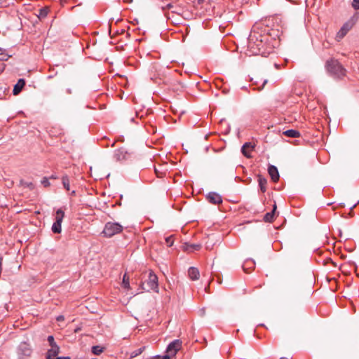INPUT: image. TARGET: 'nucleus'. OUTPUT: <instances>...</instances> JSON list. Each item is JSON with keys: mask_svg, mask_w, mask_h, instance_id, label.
<instances>
[{"mask_svg": "<svg viewBox=\"0 0 359 359\" xmlns=\"http://www.w3.org/2000/svg\"><path fill=\"white\" fill-rule=\"evenodd\" d=\"M255 29L254 27L249 35L248 50L251 55H261L267 57L273 53V48L266 43L268 36L259 33Z\"/></svg>", "mask_w": 359, "mask_h": 359, "instance_id": "obj_1", "label": "nucleus"}, {"mask_svg": "<svg viewBox=\"0 0 359 359\" xmlns=\"http://www.w3.org/2000/svg\"><path fill=\"white\" fill-rule=\"evenodd\" d=\"M327 71L334 77L341 79L346 74V69L337 60L330 59L326 62Z\"/></svg>", "mask_w": 359, "mask_h": 359, "instance_id": "obj_2", "label": "nucleus"}, {"mask_svg": "<svg viewBox=\"0 0 359 359\" xmlns=\"http://www.w3.org/2000/svg\"><path fill=\"white\" fill-rule=\"evenodd\" d=\"M144 281L142 283V289L149 291L154 290L158 292V282L157 276L152 271H149L143 274Z\"/></svg>", "mask_w": 359, "mask_h": 359, "instance_id": "obj_3", "label": "nucleus"}, {"mask_svg": "<svg viewBox=\"0 0 359 359\" xmlns=\"http://www.w3.org/2000/svg\"><path fill=\"white\" fill-rule=\"evenodd\" d=\"M123 230V226L118 222H108L104 224L101 234L104 238H110L114 236L121 233Z\"/></svg>", "mask_w": 359, "mask_h": 359, "instance_id": "obj_4", "label": "nucleus"}, {"mask_svg": "<svg viewBox=\"0 0 359 359\" xmlns=\"http://www.w3.org/2000/svg\"><path fill=\"white\" fill-rule=\"evenodd\" d=\"M32 352L30 344L26 341L21 342L16 349L18 359H29L32 356Z\"/></svg>", "mask_w": 359, "mask_h": 359, "instance_id": "obj_5", "label": "nucleus"}, {"mask_svg": "<svg viewBox=\"0 0 359 359\" xmlns=\"http://www.w3.org/2000/svg\"><path fill=\"white\" fill-rule=\"evenodd\" d=\"M65 217V212L62 208L58 209L55 214V221L52 226V231L55 233H61V224Z\"/></svg>", "mask_w": 359, "mask_h": 359, "instance_id": "obj_6", "label": "nucleus"}, {"mask_svg": "<svg viewBox=\"0 0 359 359\" xmlns=\"http://www.w3.org/2000/svg\"><path fill=\"white\" fill-rule=\"evenodd\" d=\"M182 343L180 340H175L171 342L167 348V353L170 357H174L177 352L181 348Z\"/></svg>", "mask_w": 359, "mask_h": 359, "instance_id": "obj_7", "label": "nucleus"}, {"mask_svg": "<svg viewBox=\"0 0 359 359\" xmlns=\"http://www.w3.org/2000/svg\"><path fill=\"white\" fill-rule=\"evenodd\" d=\"M206 199L209 203L215 205L222 204L223 201L222 197L216 192H210L208 194Z\"/></svg>", "mask_w": 359, "mask_h": 359, "instance_id": "obj_8", "label": "nucleus"}, {"mask_svg": "<svg viewBox=\"0 0 359 359\" xmlns=\"http://www.w3.org/2000/svg\"><path fill=\"white\" fill-rule=\"evenodd\" d=\"M251 81H252V84L256 86V88L258 90H262L268 82L266 79L261 78L258 75L255 76L254 78H252Z\"/></svg>", "mask_w": 359, "mask_h": 359, "instance_id": "obj_9", "label": "nucleus"}, {"mask_svg": "<svg viewBox=\"0 0 359 359\" xmlns=\"http://www.w3.org/2000/svg\"><path fill=\"white\" fill-rule=\"evenodd\" d=\"M353 23L351 22H346L339 29L337 34V38L338 40L341 39L345 36L348 32L352 28Z\"/></svg>", "mask_w": 359, "mask_h": 359, "instance_id": "obj_10", "label": "nucleus"}, {"mask_svg": "<svg viewBox=\"0 0 359 359\" xmlns=\"http://www.w3.org/2000/svg\"><path fill=\"white\" fill-rule=\"evenodd\" d=\"M254 149V145L252 144L251 142H245L241 148V151L243 154L247 157L250 158L251 157V152Z\"/></svg>", "mask_w": 359, "mask_h": 359, "instance_id": "obj_11", "label": "nucleus"}, {"mask_svg": "<svg viewBox=\"0 0 359 359\" xmlns=\"http://www.w3.org/2000/svg\"><path fill=\"white\" fill-rule=\"evenodd\" d=\"M255 266V262L253 259H246L243 264V269L245 273H250Z\"/></svg>", "mask_w": 359, "mask_h": 359, "instance_id": "obj_12", "label": "nucleus"}, {"mask_svg": "<svg viewBox=\"0 0 359 359\" xmlns=\"http://www.w3.org/2000/svg\"><path fill=\"white\" fill-rule=\"evenodd\" d=\"M268 172L269 175L271 176V180L273 182H277L279 180L278 170L275 165H269L268 168Z\"/></svg>", "mask_w": 359, "mask_h": 359, "instance_id": "obj_13", "label": "nucleus"}, {"mask_svg": "<svg viewBox=\"0 0 359 359\" xmlns=\"http://www.w3.org/2000/svg\"><path fill=\"white\" fill-rule=\"evenodd\" d=\"M128 154L124 149L121 148L115 151L114 158L117 161H123L127 158Z\"/></svg>", "mask_w": 359, "mask_h": 359, "instance_id": "obj_14", "label": "nucleus"}, {"mask_svg": "<svg viewBox=\"0 0 359 359\" xmlns=\"http://www.w3.org/2000/svg\"><path fill=\"white\" fill-rule=\"evenodd\" d=\"M59 346L57 345H53L50 348L46 354L47 359H53L59 353Z\"/></svg>", "mask_w": 359, "mask_h": 359, "instance_id": "obj_15", "label": "nucleus"}, {"mask_svg": "<svg viewBox=\"0 0 359 359\" xmlns=\"http://www.w3.org/2000/svg\"><path fill=\"white\" fill-rule=\"evenodd\" d=\"M188 276L192 280H198L199 278V271L197 268L190 267L188 270Z\"/></svg>", "mask_w": 359, "mask_h": 359, "instance_id": "obj_16", "label": "nucleus"}, {"mask_svg": "<svg viewBox=\"0 0 359 359\" xmlns=\"http://www.w3.org/2000/svg\"><path fill=\"white\" fill-rule=\"evenodd\" d=\"M201 248V245L200 244H189L186 243L184 246V249L188 252H193L194 251H198Z\"/></svg>", "mask_w": 359, "mask_h": 359, "instance_id": "obj_17", "label": "nucleus"}, {"mask_svg": "<svg viewBox=\"0 0 359 359\" xmlns=\"http://www.w3.org/2000/svg\"><path fill=\"white\" fill-rule=\"evenodd\" d=\"M276 210V205L274 204L273 207V210L270 212H267L265 214L264 217V219L265 222H271L274 219L275 217V210Z\"/></svg>", "mask_w": 359, "mask_h": 359, "instance_id": "obj_18", "label": "nucleus"}, {"mask_svg": "<svg viewBox=\"0 0 359 359\" xmlns=\"http://www.w3.org/2000/svg\"><path fill=\"white\" fill-rule=\"evenodd\" d=\"M283 135L289 137H299L300 133L297 130L290 129L283 132Z\"/></svg>", "mask_w": 359, "mask_h": 359, "instance_id": "obj_19", "label": "nucleus"}, {"mask_svg": "<svg viewBox=\"0 0 359 359\" xmlns=\"http://www.w3.org/2000/svg\"><path fill=\"white\" fill-rule=\"evenodd\" d=\"M25 84V81L23 79H20L18 81L17 84L14 86L13 94L18 95L21 91V90L24 87Z\"/></svg>", "mask_w": 359, "mask_h": 359, "instance_id": "obj_20", "label": "nucleus"}, {"mask_svg": "<svg viewBox=\"0 0 359 359\" xmlns=\"http://www.w3.org/2000/svg\"><path fill=\"white\" fill-rule=\"evenodd\" d=\"M122 287L128 290L130 289V278L129 276L127 275V273H125L123 276V280L121 283Z\"/></svg>", "mask_w": 359, "mask_h": 359, "instance_id": "obj_21", "label": "nucleus"}, {"mask_svg": "<svg viewBox=\"0 0 359 359\" xmlns=\"http://www.w3.org/2000/svg\"><path fill=\"white\" fill-rule=\"evenodd\" d=\"M49 12V8L47 6L43 7L39 11V15L38 17L39 19H43L45 18Z\"/></svg>", "mask_w": 359, "mask_h": 359, "instance_id": "obj_22", "label": "nucleus"}, {"mask_svg": "<svg viewBox=\"0 0 359 359\" xmlns=\"http://www.w3.org/2000/svg\"><path fill=\"white\" fill-rule=\"evenodd\" d=\"M20 185L24 188H28L30 190H33L35 187L32 182H26L23 180L20 181Z\"/></svg>", "mask_w": 359, "mask_h": 359, "instance_id": "obj_23", "label": "nucleus"}, {"mask_svg": "<svg viewBox=\"0 0 359 359\" xmlns=\"http://www.w3.org/2000/svg\"><path fill=\"white\" fill-rule=\"evenodd\" d=\"M62 185H63L64 188L67 191H69L70 190L69 179V177L67 175L62 176Z\"/></svg>", "mask_w": 359, "mask_h": 359, "instance_id": "obj_24", "label": "nucleus"}, {"mask_svg": "<svg viewBox=\"0 0 359 359\" xmlns=\"http://www.w3.org/2000/svg\"><path fill=\"white\" fill-rule=\"evenodd\" d=\"M223 79H217L214 81V85L217 88L221 90L222 93H224V89L223 88Z\"/></svg>", "mask_w": 359, "mask_h": 359, "instance_id": "obj_25", "label": "nucleus"}, {"mask_svg": "<svg viewBox=\"0 0 359 359\" xmlns=\"http://www.w3.org/2000/svg\"><path fill=\"white\" fill-rule=\"evenodd\" d=\"M266 184H267V181L266 179L262 178V177L259 178V186L261 189V191L263 193L265 192L266 190Z\"/></svg>", "mask_w": 359, "mask_h": 359, "instance_id": "obj_26", "label": "nucleus"}, {"mask_svg": "<svg viewBox=\"0 0 359 359\" xmlns=\"http://www.w3.org/2000/svg\"><path fill=\"white\" fill-rule=\"evenodd\" d=\"M92 352L95 355H100L103 352V348L100 346H94L92 348Z\"/></svg>", "mask_w": 359, "mask_h": 359, "instance_id": "obj_27", "label": "nucleus"}, {"mask_svg": "<svg viewBox=\"0 0 359 359\" xmlns=\"http://www.w3.org/2000/svg\"><path fill=\"white\" fill-rule=\"evenodd\" d=\"M9 57L10 55H8L4 50L0 48V60H7Z\"/></svg>", "mask_w": 359, "mask_h": 359, "instance_id": "obj_28", "label": "nucleus"}, {"mask_svg": "<svg viewBox=\"0 0 359 359\" xmlns=\"http://www.w3.org/2000/svg\"><path fill=\"white\" fill-rule=\"evenodd\" d=\"M144 348H145L144 347H141V348H138V349H137V350L134 351L132 353L131 356H132V357H136V356H137L138 355L141 354V353L144 351Z\"/></svg>", "mask_w": 359, "mask_h": 359, "instance_id": "obj_29", "label": "nucleus"}, {"mask_svg": "<svg viewBox=\"0 0 359 359\" xmlns=\"http://www.w3.org/2000/svg\"><path fill=\"white\" fill-rule=\"evenodd\" d=\"M165 243H166V245L168 247H171L173 245V243H174L173 237L172 236H169V237L166 238H165Z\"/></svg>", "mask_w": 359, "mask_h": 359, "instance_id": "obj_30", "label": "nucleus"}, {"mask_svg": "<svg viewBox=\"0 0 359 359\" xmlns=\"http://www.w3.org/2000/svg\"><path fill=\"white\" fill-rule=\"evenodd\" d=\"M41 184L44 187H48L50 185V182H49V180H48V178H47L46 177H44L42 180H41Z\"/></svg>", "mask_w": 359, "mask_h": 359, "instance_id": "obj_31", "label": "nucleus"}, {"mask_svg": "<svg viewBox=\"0 0 359 359\" xmlns=\"http://www.w3.org/2000/svg\"><path fill=\"white\" fill-rule=\"evenodd\" d=\"M351 6L355 10H359V0H352Z\"/></svg>", "mask_w": 359, "mask_h": 359, "instance_id": "obj_32", "label": "nucleus"}, {"mask_svg": "<svg viewBox=\"0 0 359 359\" xmlns=\"http://www.w3.org/2000/svg\"><path fill=\"white\" fill-rule=\"evenodd\" d=\"M48 341L50 346H52L53 345H57L55 342L54 337L53 336L48 337Z\"/></svg>", "mask_w": 359, "mask_h": 359, "instance_id": "obj_33", "label": "nucleus"}, {"mask_svg": "<svg viewBox=\"0 0 359 359\" xmlns=\"http://www.w3.org/2000/svg\"><path fill=\"white\" fill-rule=\"evenodd\" d=\"M56 320L57 321H63L65 320V317L60 315L57 317Z\"/></svg>", "mask_w": 359, "mask_h": 359, "instance_id": "obj_34", "label": "nucleus"}, {"mask_svg": "<svg viewBox=\"0 0 359 359\" xmlns=\"http://www.w3.org/2000/svg\"><path fill=\"white\" fill-rule=\"evenodd\" d=\"M170 356L169 355H164L162 359H170Z\"/></svg>", "mask_w": 359, "mask_h": 359, "instance_id": "obj_35", "label": "nucleus"}, {"mask_svg": "<svg viewBox=\"0 0 359 359\" xmlns=\"http://www.w3.org/2000/svg\"><path fill=\"white\" fill-rule=\"evenodd\" d=\"M57 177L56 175H51L50 177V179H54L55 180V179H57Z\"/></svg>", "mask_w": 359, "mask_h": 359, "instance_id": "obj_36", "label": "nucleus"}, {"mask_svg": "<svg viewBox=\"0 0 359 359\" xmlns=\"http://www.w3.org/2000/svg\"><path fill=\"white\" fill-rule=\"evenodd\" d=\"M67 92L68 94H71L72 93L71 89H67Z\"/></svg>", "mask_w": 359, "mask_h": 359, "instance_id": "obj_37", "label": "nucleus"}, {"mask_svg": "<svg viewBox=\"0 0 359 359\" xmlns=\"http://www.w3.org/2000/svg\"><path fill=\"white\" fill-rule=\"evenodd\" d=\"M60 358H62V359H70L69 357H60Z\"/></svg>", "mask_w": 359, "mask_h": 359, "instance_id": "obj_38", "label": "nucleus"}]
</instances>
